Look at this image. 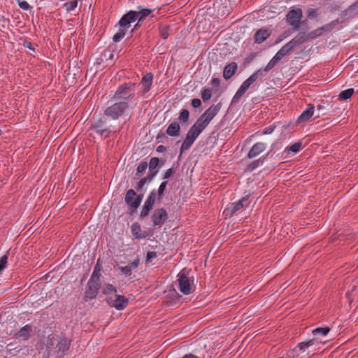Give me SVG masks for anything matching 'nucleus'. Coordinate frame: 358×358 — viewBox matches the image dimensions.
Instances as JSON below:
<instances>
[{
	"mask_svg": "<svg viewBox=\"0 0 358 358\" xmlns=\"http://www.w3.org/2000/svg\"><path fill=\"white\" fill-rule=\"evenodd\" d=\"M267 156L268 155L251 162L250 164L247 166L245 171H252L254 169H255L257 167L259 166L260 164H262L264 162Z\"/></svg>",
	"mask_w": 358,
	"mask_h": 358,
	"instance_id": "obj_32",
	"label": "nucleus"
},
{
	"mask_svg": "<svg viewBox=\"0 0 358 358\" xmlns=\"http://www.w3.org/2000/svg\"><path fill=\"white\" fill-rule=\"evenodd\" d=\"M159 161H160V163H159L160 164L159 165V168H162L165 164V160L162 159H159Z\"/></svg>",
	"mask_w": 358,
	"mask_h": 358,
	"instance_id": "obj_62",
	"label": "nucleus"
},
{
	"mask_svg": "<svg viewBox=\"0 0 358 358\" xmlns=\"http://www.w3.org/2000/svg\"><path fill=\"white\" fill-rule=\"evenodd\" d=\"M280 60L281 59H279V57L275 55V56L270 60V62L267 64L265 68L264 69H261L262 71H263V74L265 76V73L271 70Z\"/></svg>",
	"mask_w": 358,
	"mask_h": 358,
	"instance_id": "obj_30",
	"label": "nucleus"
},
{
	"mask_svg": "<svg viewBox=\"0 0 358 358\" xmlns=\"http://www.w3.org/2000/svg\"><path fill=\"white\" fill-rule=\"evenodd\" d=\"M323 108H324V106H322V105H318V106H317V109L318 110H322V109H323Z\"/></svg>",
	"mask_w": 358,
	"mask_h": 358,
	"instance_id": "obj_64",
	"label": "nucleus"
},
{
	"mask_svg": "<svg viewBox=\"0 0 358 358\" xmlns=\"http://www.w3.org/2000/svg\"><path fill=\"white\" fill-rule=\"evenodd\" d=\"M271 31L268 29H259L254 35V41L256 43L260 44L270 36Z\"/></svg>",
	"mask_w": 358,
	"mask_h": 358,
	"instance_id": "obj_18",
	"label": "nucleus"
},
{
	"mask_svg": "<svg viewBox=\"0 0 358 358\" xmlns=\"http://www.w3.org/2000/svg\"><path fill=\"white\" fill-rule=\"evenodd\" d=\"M266 149V145L264 143H256L252 145L251 149L250 150L248 157L250 159L254 158L257 157L258 155L262 153Z\"/></svg>",
	"mask_w": 358,
	"mask_h": 358,
	"instance_id": "obj_23",
	"label": "nucleus"
},
{
	"mask_svg": "<svg viewBox=\"0 0 358 358\" xmlns=\"http://www.w3.org/2000/svg\"><path fill=\"white\" fill-rule=\"evenodd\" d=\"M180 127L178 122L174 121L171 122L167 129L166 134L170 136H178L180 134Z\"/></svg>",
	"mask_w": 358,
	"mask_h": 358,
	"instance_id": "obj_27",
	"label": "nucleus"
},
{
	"mask_svg": "<svg viewBox=\"0 0 358 358\" xmlns=\"http://www.w3.org/2000/svg\"><path fill=\"white\" fill-rule=\"evenodd\" d=\"M248 194L245 195V196L242 197L238 201L231 203L230 207L227 208L224 210V214L226 215V216H232L235 213L241 210L242 208H243L245 206V203H247L249 196Z\"/></svg>",
	"mask_w": 358,
	"mask_h": 358,
	"instance_id": "obj_11",
	"label": "nucleus"
},
{
	"mask_svg": "<svg viewBox=\"0 0 358 358\" xmlns=\"http://www.w3.org/2000/svg\"><path fill=\"white\" fill-rule=\"evenodd\" d=\"M294 49L289 42L283 45L275 54L279 59H282L285 55L291 53Z\"/></svg>",
	"mask_w": 358,
	"mask_h": 358,
	"instance_id": "obj_28",
	"label": "nucleus"
},
{
	"mask_svg": "<svg viewBox=\"0 0 358 358\" xmlns=\"http://www.w3.org/2000/svg\"><path fill=\"white\" fill-rule=\"evenodd\" d=\"M139 264V259L134 260L127 266L118 267L120 273L126 276L131 275L132 271L135 270Z\"/></svg>",
	"mask_w": 358,
	"mask_h": 358,
	"instance_id": "obj_22",
	"label": "nucleus"
},
{
	"mask_svg": "<svg viewBox=\"0 0 358 358\" xmlns=\"http://www.w3.org/2000/svg\"><path fill=\"white\" fill-rule=\"evenodd\" d=\"M238 65L236 62H231L226 65L223 71V77L227 80L230 79L236 72Z\"/></svg>",
	"mask_w": 358,
	"mask_h": 358,
	"instance_id": "obj_24",
	"label": "nucleus"
},
{
	"mask_svg": "<svg viewBox=\"0 0 358 358\" xmlns=\"http://www.w3.org/2000/svg\"><path fill=\"white\" fill-rule=\"evenodd\" d=\"M140 22H141V21L138 20V22L135 24L134 29L131 30V32H133L136 29H138L141 27Z\"/></svg>",
	"mask_w": 358,
	"mask_h": 358,
	"instance_id": "obj_61",
	"label": "nucleus"
},
{
	"mask_svg": "<svg viewBox=\"0 0 358 358\" xmlns=\"http://www.w3.org/2000/svg\"><path fill=\"white\" fill-rule=\"evenodd\" d=\"M117 292V289L115 287H114L113 285L111 284H106L105 285V286L103 287V293L104 294H106V295H108V294H115Z\"/></svg>",
	"mask_w": 358,
	"mask_h": 358,
	"instance_id": "obj_38",
	"label": "nucleus"
},
{
	"mask_svg": "<svg viewBox=\"0 0 358 358\" xmlns=\"http://www.w3.org/2000/svg\"><path fill=\"white\" fill-rule=\"evenodd\" d=\"M23 46L24 48H27L31 50H33V51L35 50V48H34L33 44L30 41H24L23 43Z\"/></svg>",
	"mask_w": 358,
	"mask_h": 358,
	"instance_id": "obj_53",
	"label": "nucleus"
},
{
	"mask_svg": "<svg viewBox=\"0 0 358 358\" xmlns=\"http://www.w3.org/2000/svg\"><path fill=\"white\" fill-rule=\"evenodd\" d=\"M156 151L158 152H164L166 151V146L161 145L157 148Z\"/></svg>",
	"mask_w": 358,
	"mask_h": 358,
	"instance_id": "obj_58",
	"label": "nucleus"
},
{
	"mask_svg": "<svg viewBox=\"0 0 358 358\" xmlns=\"http://www.w3.org/2000/svg\"><path fill=\"white\" fill-rule=\"evenodd\" d=\"M192 106L194 108H197L201 106V101L199 99H193L191 103Z\"/></svg>",
	"mask_w": 358,
	"mask_h": 358,
	"instance_id": "obj_50",
	"label": "nucleus"
},
{
	"mask_svg": "<svg viewBox=\"0 0 358 358\" xmlns=\"http://www.w3.org/2000/svg\"><path fill=\"white\" fill-rule=\"evenodd\" d=\"M131 231L132 235L136 239H143L149 236L148 233L141 230V225L137 222H134L131 224Z\"/></svg>",
	"mask_w": 358,
	"mask_h": 358,
	"instance_id": "obj_20",
	"label": "nucleus"
},
{
	"mask_svg": "<svg viewBox=\"0 0 358 358\" xmlns=\"http://www.w3.org/2000/svg\"><path fill=\"white\" fill-rule=\"evenodd\" d=\"M126 31H127L126 28H122L121 29H120V31L113 36V41L119 42L122 38H124V36H125Z\"/></svg>",
	"mask_w": 358,
	"mask_h": 358,
	"instance_id": "obj_43",
	"label": "nucleus"
},
{
	"mask_svg": "<svg viewBox=\"0 0 358 358\" xmlns=\"http://www.w3.org/2000/svg\"><path fill=\"white\" fill-rule=\"evenodd\" d=\"M156 257H157V252L155 251H150L147 253L146 261L147 262L151 261L152 259H155Z\"/></svg>",
	"mask_w": 358,
	"mask_h": 358,
	"instance_id": "obj_49",
	"label": "nucleus"
},
{
	"mask_svg": "<svg viewBox=\"0 0 358 358\" xmlns=\"http://www.w3.org/2000/svg\"><path fill=\"white\" fill-rule=\"evenodd\" d=\"M222 108V103L210 106L196 121L203 128L206 129L211 120L217 115Z\"/></svg>",
	"mask_w": 358,
	"mask_h": 358,
	"instance_id": "obj_6",
	"label": "nucleus"
},
{
	"mask_svg": "<svg viewBox=\"0 0 358 358\" xmlns=\"http://www.w3.org/2000/svg\"><path fill=\"white\" fill-rule=\"evenodd\" d=\"M78 5V1L77 0H73L71 1H69L66 3V7L67 10H74Z\"/></svg>",
	"mask_w": 358,
	"mask_h": 358,
	"instance_id": "obj_48",
	"label": "nucleus"
},
{
	"mask_svg": "<svg viewBox=\"0 0 358 358\" xmlns=\"http://www.w3.org/2000/svg\"><path fill=\"white\" fill-rule=\"evenodd\" d=\"M182 358H198V357L193 354H187L183 356Z\"/></svg>",
	"mask_w": 358,
	"mask_h": 358,
	"instance_id": "obj_60",
	"label": "nucleus"
},
{
	"mask_svg": "<svg viewBox=\"0 0 358 358\" xmlns=\"http://www.w3.org/2000/svg\"><path fill=\"white\" fill-rule=\"evenodd\" d=\"M302 16V10L301 8L292 9L289 10L286 15L287 22L292 26L294 30H299V22Z\"/></svg>",
	"mask_w": 358,
	"mask_h": 358,
	"instance_id": "obj_9",
	"label": "nucleus"
},
{
	"mask_svg": "<svg viewBox=\"0 0 358 358\" xmlns=\"http://www.w3.org/2000/svg\"><path fill=\"white\" fill-rule=\"evenodd\" d=\"M340 23L338 19L331 21L330 23L326 24L321 27V29L324 32H330L335 27Z\"/></svg>",
	"mask_w": 358,
	"mask_h": 358,
	"instance_id": "obj_35",
	"label": "nucleus"
},
{
	"mask_svg": "<svg viewBox=\"0 0 358 358\" xmlns=\"http://www.w3.org/2000/svg\"><path fill=\"white\" fill-rule=\"evenodd\" d=\"M177 277L179 290L185 295L189 294L194 287V277L189 276L186 269H182Z\"/></svg>",
	"mask_w": 358,
	"mask_h": 358,
	"instance_id": "obj_5",
	"label": "nucleus"
},
{
	"mask_svg": "<svg viewBox=\"0 0 358 358\" xmlns=\"http://www.w3.org/2000/svg\"><path fill=\"white\" fill-rule=\"evenodd\" d=\"M354 89L349 88L345 90L342 91L338 95V99L340 100H347L350 99L352 94H354Z\"/></svg>",
	"mask_w": 358,
	"mask_h": 358,
	"instance_id": "obj_33",
	"label": "nucleus"
},
{
	"mask_svg": "<svg viewBox=\"0 0 358 358\" xmlns=\"http://www.w3.org/2000/svg\"><path fill=\"white\" fill-rule=\"evenodd\" d=\"M160 161L158 157H152L148 166V175L143 179H153L159 171Z\"/></svg>",
	"mask_w": 358,
	"mask_h": 358,
	"instance_id": "obj_16",
	"label": "nucleus"
},
{
	"mask_svg": "<svg viewBox=\"0 0 358 358\" xmlns=\"http://www.w3.org/2000/svg\"><path fill=\"white\" fill-rule=\"evenodd\" d=\"M155 199H156V193L155 191H152L148 196V199H146V201L142 208L141 215H140L141 217H145L149 215L150 210L152 209L153 206L155 204Z\"/></svg>",
	"mask_w": 358,
	"mask_h": 358,
	"instance_id": "obj_15",
	"label": "nucleus"
},
{
	"mask_svg": "<svg viewBox=\"0 0 358 358\" xmlns=\"http://www.w3.org/2000/svg\"><path fill=\"white\" fill-rule=\"evenodd\" d=\"M166 138H167V137L166 136V135L163 133H161L157 136L156 140H157V143H161V142L162 143L163 140L166 139Z\"/></svg>",
	"mask_w": 358,
	"mask_h": 358,
	"instance_id": "obj_55",
	"label": "nucleus"
},
{
	"mask_svg": "<svg viewBox=\"0 0 358 358\" xmlns=\"http://www.w3.org/2000/svg\"><path fill=\"white\" fill-rule=\"evenodd\" d=\"M275 127V126H273V125H271V126H269V127H267L266 128H265V129H264V131H263V134H271V133L273 131V130H274Z\"/></svg>",
	"mask_w": 358,
	"mask_h": 358,
	"instance_id": "obj_54",
	"label": "nucleus"
},
{
	"mask_svg": "<svg viewBox=\"0 0 358 358\" xmlns=\"http://www.w3.org/2000/svg\"><path fill=\"white\" fill-rule=\"evenodd\" d=\"M255 56L253 55H249L245 59V64H249L250 63L252 59H254Z\"/></svg>",
	"mask_w": 358,
	"mask_h": 358,
	"instance_id": "obj_57",
	"label": "nucleus"
},
{
	"mask_svg": "<svg viewBox=\"0 0 358 358\" xmlns=\"http://www.w3.org/2000/svg\"><path fill=\"white\" fill-rule=\"evenodd\" d=\"M129 103L126 101H120L108 107L104 110V115L117 120L129 108Z\"/></svg>",
	"mask_w": 358,
	"mask_h": 358,
	"instance_id": "obj_7",
	"label": "nucleus"
},
{
	"mask_svg": "<svg viewBox=\"0 0 358 358\" xmlns=\"http://www.w3.org/2000/svg\"><path fill=\"white\" fill-rule=\"evenodd\" d=\"M179 166V164L178 162H177L176 164H173V165L172 166V167H171L170 169H169L164 173L162 179H169V178H171V176H173V174L176 172V170L178 168Z\"/></svg>",
	"mask_w": 358,
	"mask_h": 358,
	"instance_id": "obj_36",
	"label": "nucleus"
},
{
	"mask_svg": "<svg viewBox=\"0 0 358 358\" xmlns=\"http://www.w3.org/2000/svg\"><path fill=\"white\" fill-rule=\"evenodd\" d=\"M264 77L263 74V71L262 69H258L255 72H254L248 78H247L241 85L239 89L237 90L236 94H234L231 103H238L243 95L245 93L247 90L250 87V85L255 83L259 78Z\"/></svg>",
	"mask_w": 358,
	"mask_h": 358,
	"instance_id": "obj_3",
	"label": "nucleus"
},
{
	"mask_svg": "<svg viewBox=\"0 0 358 358\" xmlns=\"http://www.w3.org/2000/svg\"><path fill=\"white\" fill-rule=\"evenodd\" d=\"M168 218L166 211L164 208H159L155 210L152 215V220L154 226H162Z\"/></svg>",
	"mask_w": 358,
	"mask_h": 358,
	"instance_id": "obj_14",
	"label": "nucleus"
},
{
	"mask_svg": "<svg viewBox=\"0 0 358 358\" xmlns=\"http://www.w3.org/2000/svg\"><path fill=\"white\" fill-rule=\"evenodd\" d=\"M315 107L313 104H308V108L303 111L297 119V123L307 122L310 120L314 113Z\"/></svg>",
	"mask_w": 358,
	"mask_h": 358,
	"instance_id": "obj_19",
	"label": "nucleus"
},
{
	"mask_svg": "<svg viewBox=\"0 0 358 358\" xmlns=\"http://www.w3.org/2000/svg\"><path fill=\"white\" fill-rule=\"evenodd\" d=\"M322 34V29H321V27L317 28V29L308 33L306 34V36L308 38V40H313L315 39L319 36H320Z\"/></svg>",
	"mask_w": 358,
	"mask_h": 358,
	"instance_id": "obj_40",
	"label": "nucleus"
},
{
	"mask_svg": "<svg viewBox=\"0 0 358 358\" xmlns=\"http://www.w3.org/2000/svg\"><path fill=\"white\" fill-rule=\"evenodd\" d=\"M351 10H355L356 8H358V0H357L355 2H354L350 7Z\"/></svg>",
	"mask_w": 358,
	"mask_h": 358,
	"instance_id": "obj_59",
	"label": "nucleus"
},
{
	"mask_svg": "<svg viewBox=\"0 0 358 358\" xmlns=\"http://www.w3.org/2000/svg\"><path fill=\"white\" fill-rule=\"evenodd\" d=\"M138 11L137 13L138 20L141 21L145 17L148 16L152 12V10L148 8H143L142 6H138Z\"/></svg>",
	"mask_w": 358,
	"mask_h": 358,
	"instance_id": "obj_29",
	"label": "nucleus"
},
{
	"mask_svg": "<svg viewBox=\"0 0 358 358\" xmlns=\"http://www.w3.org/2000/svg\"><path fill=\"white\" fill-rule=\"evenodd\" d=\"M125 202L133 210H136L141 204V198L136 195L134 189H129L126 194Z\"/></svg>",
	"mask_w": 358,
	"mask_h": 358,
	"instance_id": "obj_13",
	"label": "nucleus"
},
{
	"mask_svg": "<svg viewBox=\"0 0 358 358\" xmlns=\"http://www.w3.org/2000/svg\"><path fill=\"white\" fill-rule=\"evenodd\" d=\"M146 180H140L139 183H138V187H141L144 185V184L145 183Z\"/></svg>",
	"mask_w": 358,
	"mask_h": 358,
	"instance_id": "obj_63",
	"label": "nucleus"
},
{
	"mask_svg": "<svg viewBox=\"0 0 358 358\" xmlns=\"http://www.w3.org/2000/svg\"><path fill=\"white\" fill-rule=\"evenodd\" d=\"M89 131H93L96 135L105 138L109 137L112 133L106 116H101L97 119L93 117Z\"/></svg>",
	"mask_w": 358,
	"mask_h": 358,
	"instance_id": "obj_1",
	"label": "nucleus"
},
{
	"mask_svg": "<svg viewBox=\"0 0 358 358\" xmlns=\"http://www.w3.org/2000/svg\"><path fill=\"white\" fill-rule=\"evenodd\" d=\"M308 41L306 34L305 32H299L294 38L289 41V43H291V45L294 49L296 46L302 45Z\"/></svg>",
	"mask_w": 358,
	"mask_h": 358,
	"instance_id": "obj_26",
	"label": "nucleus"
},
{
	"mask_svg": "<svg viewBox=\"0 0 358 358\" xmlns=\"http://www.w3.org/2000/svg\"><path fill=\"white\" fill-rule=\"evenodd\" d=\"M100 282H96L89 280L87 285V289L85 292V300L87 301L88 300H91L96 298V296L98 294V292L100 289Z\"/></svg>",
	"mask_w": 358,
	"mask_h": 358,
	"instance_id": "obj_12",
	"label": "nucleus"
},
{
	"mask_svg": "<svg viewBox=\"0 0 358 358\" xmlns=\"http://www.w3.org/2000/svg\"><path fill=\"white\" fill-rule=\"evenodd\" d=\"M212 96V90L210 88H203L201 91V98L204 102L208 101Z\"/></svg>",
	"mask_w": 358,
	"mask_h": 358,
	"instance_id": "obj_41",
	"label": "nucleus"
},
{
	"mask_svg": "<svg viewBox=\"0 0 358 358\" xmlns=\"http://www.w3.org/2000/svg\"><path fill=\"white\" fill-rule=\"evenodd\" d=\"M136 20H138L136 11L130 10L121 17L119 24L122 28H125Z\"/></svg>",
	"mask_w": 358,
	"mask_h": 358,
	"instance_id": "obj_17",
	"label": "nucleus"
},
{
	"mask_svg": "<svg viewBox=\"0 0 358 358\" xmlns=\"http://www.w3.org/2000/svg\"><path fill=\"white\" fill-rule=\"evenodd\" d=\"M148 164L146 162H141L137 167L136 176L138 177H141L145 171L148 169Z\"/></svg>",
	"mask_w": 358,
	"mask_h": 358,
	"instance_id": "obj_39",
	"label": "nucleus"
},
{
	"mask_svg": "<svg viewBox=\"0 0 358 358\" xmlns=\"http://www.w3.org/2000/svg\"><path fill=\"white\" fill-rule=\"evenodd\" d=\"M9 250L0 259V273L6 267L8 259Z\"/></svg>",
	"mask_w": 358,
	"mask_h": 358,
	"instance_id": "obj_44",
	"label": "nucleus"
},
{
	"mask_svg": "<svg viewBox=\"0 0 358 358\" xmlns=\"http://www.w3.org/2000/svg\"><path fill=\"white\" fill-rule=\"evenodd\" d=\"M189 117V113L188 110L182 109L180 113L178 119L182 125H184V124L186 125L187 124Z\"/></svg>",
	"mask_w": 358,
	"mask_h": 358,
	"instance_id": "obj_34",
	"label": "nucleus"
},
{
	"mask_svg": "<svg viewBox=\"0 0 358 358\" xmlns=\"http://www.w3.org/2000/svg\"><path fill=\"white\" fill-rule=\"evenodd\" d=\"M153 81V74L152 73H146L142 78L141 85H142L143 90L142 93L144 94L148 92L151 88Z\"/></svg>",
	"mask_w": 358,
	"mask_h": 358,
	"instance_id": "obj_21",
	"label": "nucleus"
},
{
	"mask_svg": "<svg viewBox=\"0 0 358 358\" xmlns=\"http://www.w3.org/2000/svg\"><path fill=\"white\" fill-rule=\"evenodd\" d=\"M136 84L132 82L125 83L120 85L113 94V99L129 102L136 95Z\"/></svg>",
	"mask_w": 358,
	"mask_h": 358,
	"instance_id": "obj_2",
	"label": "nucleus"
},
{
	"mask_svg": "<svg viewBox=\"0 0 358 358\" xmlns=\"http://www.w3.org/2000/svg\"><path fill=\"white\" fill-rule=\"evenodd\" d=\"M301 147H302V143L299 141V142L294 143L291 146L288 147L287 150L289 152H292L293 153H296L301 150Z\"/></svg>",
	"mask_w": 358,
	"mask_h": 358,
	"instance_id": "obj_45",
	"label": "nucleus"
},
{
	"mask_svg": "<svg viewBox=\"0 0 358 358\" xmlns=\"http://www.w3.org/2000/svg\"><path fill=\"white\" fill-rule=\"evenodd\" d=\"M330 331L329 327H317L312 331L315 337L325 336Z\"/></svg>",
	"mask_w": 358,
	"mask_h": 358,
	"instance_id": "obj_31",
	"label": "nucleus"
},
{
	"mask_svg": "<svg viewBox=\"0 0 358 358\" xmlns=\"http://www.w3.org/2000/svg\"><path fill=\"white\" fill-rule=\"evenodd\" d=\"M31 331V326L30 324H27L15 333L14 336L17 338L26 341L29 338Z\"/></svg>",
	"mask_w": 358,
	"mask_h": 358,
	"instance_id": "obj_25",
	"label": "nucleus"
},
{
	"mask_svg": "<svg viewBox=\"0 0 358 358\" xmlns=\"http://www.w3.org/2000/svg\"><path fill=\"white\" fill-rule=\"evenodd\" d=\"M313 345V340L310 339L308 341H303V342L299 343L296 348H299L300 350H305L306 349L308 348L309 347L312 346Z\"/></svg>",
	"mask_w": 358,
	"mask_h": 358,
	"instance_id": "obj_46",
	"label": "nucleus"
},
{
	"mask_svg": "<svg viewBox=\"0 0 358 358\" xmlns=\"http://www.w3.org/2000/svg\"><path fill=\"white\" fill-rule=\"evenodd\" d=\"M107 303L111 307H114L117 310H120L124 309L127 306L129 300L124 296L115 294L113 296L107 298Z\"/></svg>",
	"mask_w": 358,
	"mask_h": 358,
	"instance_id": "obj_10",
	"label": "nucleus"
},
{
	"mask_svg": "<svg viewBox=\"0 0 358 358\" xmlns=\"http://www.w3.org/2000/svg\"><path fill=\"white\" fill-rule=\"evenodd\" d=\"M19 7L24 10L31 8L30 5L24 0H17Z\"/></svg>",
	"mask_w": 358,
	"mask_h": 358,
	"instance_id": "obj_47",
	"label": "nucleus"
},
{
	"mask_svg": "<svg viewBox=\"0 0 358 358\" xmlns=\"http://www.w3.org/2000/svg\"><path fill=\"white\" fill-rule=\"evenodd\" d=\"M69 345L67 339H60L57 342L55 350H52L50 347L48 348V358H62L64 353L69 349Z\"/></svg>",
	"mask_w": 358,
	"mask_h": 358,
	"instance_id": "obj_8",
	"label": "nucleus"
},
{
	"mask_svg": "<svg viewBox=\"0 0 358 358\" xmlns=\"http://www.w3.org/2000/svg\"><path fill=\"white\" fill-rule=\"evenodd\" d=\"M212 85L218 90L220 86V80L218 78H213L211 80Z\"/></svg>",
	"mask_w": 358,
	"mask_h": 358,
	"instance_id": "obj_51",
	"label": "nucleus"
},
{
	"mask_svg": "<svg viewBox=\"0 0 358 358\" xmlns=\"http://www.w3.org/2000/svg\"><path fill=\"white\" fill-rule=\"evenodd\" d=\"M317 17L316 12L314 9H310L308 13V18H315Z\"/></svg>",
	"mask_w": 358,
	"mask_h": 358,
	"instance_id": "obj_56",
	"label": "nucleus"
},
{
	"mask_svg": "<svg viewBox=\"0 0 358 358\" xmlns=\"http://www.w3.org/2000/svg\"><path fill=\"white\" fill-rule=\"evenodd\" d=\"M166 184H167V182H166V181H164V182H163L160 185V186H159V189H158V195H159V197H160V196L162 195V194L164 193V189H165V188H166Z\"/></svg>",
	"mask_w": 358,
	"mask_h": 358,
	"instance_id": "obj_52",
	"label": "nucleus"
},
{
	"mask_svg": "<svg viewBox=\"0 0 358 358\" xmlns=\"http://www.w3.org/2000/svg\"><path fill=\"white\" fill-rule=\"evenodd\" d=\"M100 268L96 265L94 267V269L93 271V273L90 278V280L96 281V282H100Z\"/></svg>",
	"mask_w": 358,
	"mask_h": 358,
	"instance_id": "obj_42",
	"label": "nucleus"
},
{
	"mask_svg": "<svg viewBox=\"0 0 358 358\" xmlns=\"http://www.w3.org/2000/svg\"><path fill=\"white\" fill-rule=\"evenodd\" d=\"M204 130L199 124L196 122L195 123L190 127L185 140L183 141L182 145L180 150V155H181L185 150H187L192 145L195 140L198 138V136L201 134V133Z\"/></svg>",
	"mask_w": 358,
	"mask_h": 358,
	"instance_id": "obj_4",
	"label": "nucleus"
},
{
	"mask_svg": "<svg viewBox=\"0 0 358 358\" xmlns=\"http://www.w3.org/2000/svg\"><path fill=\"white\" fill-rule=\"evenodd\" d=\"M169 26L162 25L159 27V36L163 39L166 40L169 36Z\"/></svg>",
	"mask_w": 358,
	"mask_h": 358,
	"instance_id": "obj_37",
	"label": "nucleus"
}]
</instances>
